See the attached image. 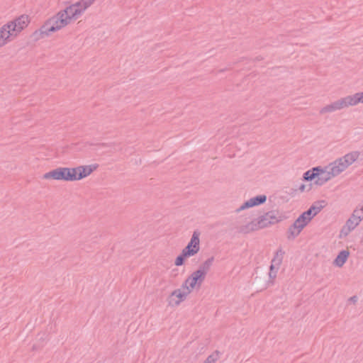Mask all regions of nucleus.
<instances>
[{
	"label": "nucleus",
	"mask_w": 363,
	"mask_h": 363,
	"mask_svg": "<svg viewBox=\"0 0 363 363\" xmlns=\"http://www.w3.org/2000/svg\"><path fill=\"white\" fill-rule=\"evenodd\" d=\"M96 164L78 165L76 167H59L45 172L42 178L43 180L77 182L91 176L96 169Z\"/></svg>",
	"instance_id": "nucleus-1"
},
{
	"label": "nucleus",
	"mask_w": 363,
	"mask_h": 363,
	"mask_svg": "<svg viewBox=\"0 0 363 363\" xmlns=\"http://www.w3.org/2000/svg\"><path fill=\"white\" fill-rule=\"evenodd\" d=\"M359 157V152H352L325 166L330 179L331 180L344 172L347 167L354 163Z\"/></svg>",
	"instance_id": "nucleus-2"
},
{
	"label": "nucleus",
	"mask_w": 363,
	"mask_h": 363,
	"mask_svg": "<svg viewBox=\"0 0 363 363\" xmlns=\"http://www.w3.org/2000/svg\"><path fill=\"white\" fill-rule=\"evenodd\" d=\"M94 4V0H79L72 3L59 12L66 21L67 25L77 20L84 12Z\"/></svg>",
	"instance_id": "nucleus-3"
},
{
	"label": "nucleus",
	"mask_w": 363,
	"mask_h": 363,
	"mask_svg": "<svg viewBox=\"0 0 363 363\" xmlns=\"http://www.w3.org/2000/svg\"><path fill=\"white\" fill-rule=\"evenodd\" d=\"M200 235L199 231H194L186 246L182 252L174 259V264L176 267L184 265L187 259L196 255L200 251Z\"/></svg>",
	"instance_id": "nucleus-4"
},
{
	"label": "nucleus",
	"mask_w": 363,
	"mask_h": 363,
	"mask_svg": "<svg viewBox=\"0 0 363 363\" xmlns=\"http://www.w3.org/2000/svg\"><path fill=\"white\" fill-rule=\"evenodd\" d=\"M208 269L199 267L190 273L184 281L182 286L190 294L195 290H199L203 285Z\"/></svg>",
	"instance_id": "nucleus-5"
},
{
	"label": "nucleus",
	"mask_w": 363,
	"mask_h": 363,
	"mask_svg": "<svg viewBox=\"0 0 363 363\" xmlns=\"http://www.w3.org/2000/svg\"><path fill=\"white\" fill-rule=\"evenodd\" d=\"M68 26L61 13L58 11L55 15L47 20L39 29V35L44 38L61 30Z\"/></svg>",
	"instance_id": "nucleus-6"
},
{
	"label": "nucleus",
	"mask_w": 363,
	"mask_h": 363,
	"mask_svg": "<svg viewBox=\"0 0 363 363\" xmlns=\"http://www.w3.org/2000/svg\"><path fill=\"white\" fill-rule=\"evenodd\" d=\"M303 180L315 186H323L330 181L325 167L317 166L307 170L303 175Z\"/></svg>",
	"instance_id": "nucleus-7"
},
{
	"label": "nucleus",
	"mask_w": 363,
	"mask_h": 363,
	"mask_svg": "<svg viewBox=\"0 0 363 363\" xmlns=\"http://www.w3.org/2000/svg\"><path fill=\"white\" fill-rule=\"evenodd\" d=\"M279 219L274 216V213H267L252 222L241 228L240 231L242 233H250L260 229L267 228L274 225Z\"/></svg>",
	"instance_id": "nucleus-8"
},
{
	"label": "nucleus",
	"mask_w": 363,
	"mask_h": 363,
	"mask_svg": "<svg viewBox=\"0 0 363 363\" xmlns=\"http://www.w3.org/2000/svg\"><path fill=\"white\" fill-rule=\"evenodd\" d=\"M359 104V98L357 93H355L352 95L347 96L342 99H340L338 101H335L334 103L325 106L322 110L321 113H327L335 111L337 110H340L342 108H347L348 106H356Z\"/></svg>",
	"instance_id": "nucleus-9"
},
{
	"label": "nucleus",
	"mask_w": 363,
	"mask_h": 363,
	"mask_svg": "<svg viewBox=\"0 0 363 363\" xmlns=\"http://www.w3.org/2000/svg\"><path fill=\"white\" fill-rule=\"evenodd\" d=\"M30 23V16L27 14H22L7 22L6 25L16 38L29 26Z\"/></svg>",
	"instance_id": "nucleus-10"
},
{
	"label": "nucleus",
	"mask_w": 363,
	"mask_h": 363,
	"mask_svg": "<svg viewBox=\"0 0 363 363\" xmlns=\"http://www.w3.org/2000/svg\"><path fill=\"white\" fill-rule=\"evenodd\" d=\"M189 294L182 287L171 292L167 298L168 306L177 307L186 300Z\"/></svg>",
	"instance_id": "nucleus-11"
},
{
	"label": "nucleus",
	"mask_w": 363,
	"mask_h": 363,
	"mask_svg": "<svg viewBox=\"0 0 363 363\" xmlns=\"http://www.w3.org/2000/svg\"><path fill=\"white\" fill-rule=\"evenodd\" d=\"M308 223L299 216L294 223L288 230V237L294 238L297 237Z\"/></svg>",
	"instance_id": "nucleus-12"
},
{
	"label": "nucleus",
	"mask_w": 363,
	"mask_h": 363,
	"mask_svg": "<svg viewBox=\"0 0 363 363\" xmlns=\"http://www.w3.org/2000/svg\"><path fill=\"white\" fill-rule=\"evenodd\" d=\"M14 38L15 36L6 24L0 28V48L5 46Z\"/></svg>",
	"instance_id": "nucleus-13"
},
{
	"label": "nucleus",
	"mask_w": 363,
	"mask_h": 363,
	"mask_svg": "<svg viewBox=\"0 0 363 363\" xmlns=\"http://www.w3.org/2000/svg\"><path fill=\"white\" fill-rule=\"evenodd\" d=\"M350 252L348 249H345L341 250L336 257L334 259L333 262V264L337 267H342L344 264L347 262Z\"/></svg>",
	"instance_id": "nucleus-14"
},
{
	"label": "nucleus",
	"mask_w": 363,
	"mask_h": 363,
	"mask_svg": "<svg viewBox=\"0 0 363 363\" xmlns=\"http://www.w3.org/2000/svg\"><path fill=\"white\" fill-rule=\"evenodd\" d=\"M321 211V206H312L307 211L303 213L300 217L306 223L312 220V218L316 216Z\"/></svg>",
	"instance_id": "nucleus-15"
},
{
	"label": "nucleus",
	"mask_w": 363,
	"mask_h": 363,
	"mask_svg": "<svg viewBox=\"0 0 363 363\" xmlns=\"http://www.w3.org/2000/svg\"><path fill=\"white\" fill-rule=\"evenodd\" d=\"M311 188H312V184L305 182V183H301V184H298L296 187V191H299V192H305V191H310L311 189Z\"/></svg>",
	"instance_id": "nucleus-16"
},
{
	"label": "nucleus",
	"mask_w": 363,
	"mask_h": 363,
	"mask_svg": "<svg viewBox=\"0 0 363 363\" xmlns=\"http://www.w3.org/2000/svg\"><path fill=\"white\" fill-rule=\"evenodd\" d=\"M280 264H281V259H279V258L274 259L272 261V263L270 267V271H271L270 275H272L273 271H274V274H276L277 271L279 268ZM275 276H276V274H274V277H275Z\"/></svg>",
	"instance_id": "nucleus-17"
},
{
	"label": "nucleus",
	"mask_w": 363,
	"mask_h": 363,
	"mask_svg": "<svg viewBox=\"0 0 363 363\" xmlns=\"http://www.w3.org/2000/svg\"><path fill=\"white\" fill-rule=\"evenodd\" d=\"M266 200H267V197L265 195H259V196H257L252 199L250 201L249 204H260V203H264L266 201Z\"/></svg>",
	"instance_id": "nucleus-18"
},
{
	"label": "nucleus",
	"mask_w": 363,
	"mask_h": 363,
	"mask_svg": "<svg viewBox=\"0 0 363 363\" xmlns=\"http://www.w3.org/2000/svg\"><path fill=\"white\" fill-rule=\"evenodd\" d=\"M217 360V355L212 354L208 357L203 363H215Z\"/></svg>",
	"instance_id": "nucleus-19"
},
{
	"label": "nucleus",
	"mask_w": 363,
	"mask_h": 363,
	"mask_svg": "<svg viewBox=\"0 0 363 363\" xmlns=\"http://www.w3.org/2000/svg\"><path fill=\"white\" fill-rule=\"evenodd\" d=\"M359 104H363V91L357 92Z\"/></svg>",
	"instance_id": "nucleus-20"
},
{
	"label": "nucleus",
	"mask_w": 363,
	"mask_h": 363,
	"mask_svg": "<svg viewBox=\"0 0 363 363\" xmlns=\"http://www.w3.org/2000/svg\"><path fill=\"white\" fill-rule=\"evenodd\" d=\"M96 0H94V3L95 2Z\"/></svg>",
	"instance_id": "nucleus-21"
}]
</instances>
